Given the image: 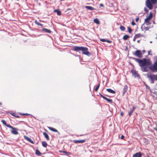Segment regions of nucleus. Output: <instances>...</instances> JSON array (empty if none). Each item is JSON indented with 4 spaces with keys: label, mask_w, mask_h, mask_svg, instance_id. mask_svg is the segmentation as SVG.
I'll list each match as a JSON object with an SVG mask.
<instances>
[{
    "label": "nucleus",
    "mask_w": 157,
    "mask_h": 157,
    "mask_svg": "<svg viewBox=\"0 0 157 157\" xmlns=\"http://www.w3.org/2000/svg\"><path fill=\"white\" fill-rule=\"evenodd\" d=\"M133 59L138 63L139 65L141 68L142 71L146 72L148 70V66H150L151 63L149 59L145 58L142 59L136 58H133Z\"/></svg>",
    "instance_id": "nucleus-1"
},
{
    "label": "nucleus",
    "mask_w": 157,
    "mask_h": 157,
    "mask_svg": "<svg viewBox=\"0 0 157 157\" xmlns=\"http://www.w3.org/2000/svg\"><path fill=\"white\" fill-rule=\"evenodd\" d=\"M157 0H147L145 2L146 6L150 10H152L153 6L156 4Z\"/></svg>",
    "instance_id": "nucleus-2"
},
{
    "label": "nucleus",
    "mask_w": 157,
    "mask_h": 157,
    "mask_svg": "<svg viewBox=\"0 0 157 157\" xmlns=\"http://www.w3.org/2000/svg\"><path fill=\"white\" fill-rule=\"evenodd\" d=\"M152 16V13L150 12L149 16L145 19L144 23L146 25H149L151 24V23L150 22V21L151 19Z\"/></svg>",
    "instance_id": "nucleus-3"
},
{
    "label": "nucleus",
    "mask_w": 157,
    "mask_h": 157,
    "mask_svg": "<svg viewBox=\"0 0 157 157\" xmlns=\"http://www.w3.org/2000/svg\"><path fill=\"white\" fill-rule=\"evenodd\" d=\"M88 49L87 48L82 47L81 51H82V54L87 56H89L90 55V53L88 52Z\"/></svg>",
    "instance_id": "nucleus-4"
},
{
    "label": "nucleus",
    "mask_w": 157,
    "mask_h": 157,
    "mask_svg": "<svg viewBox=\"0 0 157 157\" xmlns=\"http://www.w3.org/2000/svg\"><path fill=\"white\" fill-rule=\"evenodd\" d=\"M133 54L140 58L142 57L143 56V54L141 51L139 50H137L135 52H133Z\"/></svg>",
    "instance_id": "nucleus-5"
},
{
    "label": "nucleus",
    "mask_w": 157,
    "mask_h": 157,
    "mask_svg": "<svg viewBox=\"0 0 157 157\" xmlns=\"http://www.w3.org/2000/svg\"><path fill=\"white\" fill-rule=\"evenodd\" d=\"M149 68L153 71H157V62H155Z\"/></svg>",
    "instance_id": "nucleus-6"
},
{
    "label": "nucleus",
    "mask_w": 157,
    "mask_h": 157,
    "mask_svg": "<svg viewBox=\"0 0 157 157\" xmlns=\"http://www.w3.org/2000/svg\"><path fill=\"white\" fill-rule=\"evenodd\" d=\"M9 128L12 129L11 131L12 133L14 135H17L18 134V133L17 131L18 130L17 128H14L12 126L11 128Z\"/></svg>",
    "instance_id": "nucleus-7"
},
{
    "label": "nucleus",
    "mask_w": 157,
    "mask_h": 157,
    "mask_svg": "<svg viewBox=\"0 0 157 157\" xmlns=\"http://www.w3.org/2000/svg\"><path fill=\"white\" fill-rule=\"evenodd\" d=\"M82 47V46H74L73 48V50L76 52H79L81 51Z\"/></svg>",
    "instance_id": "nucleus-8"
},
{
    "label": "nucleus",
    "mask_w": 157,
    "mask_h": 157,
    "mask_svg": "<svg viewBox=\"0 0 157 157\" xmlns=\"http://www.w3.org/2000/svg\"><path fill=\"white\" fill-rule=\"evenodd\" d=\"M147 77L150 79L151 80H152L154 79L156 80V76L154 75H152L150 73H148L147 75Z\"/></svg>",
    "instance_id": "nucleus-9"
},
{
    "label": "nucleus",
    "mask_w": 157,
    "mask_h": 157,
    "mask_svg": "<svg viewBox=\"0 0 157 157\" xmlns=\"http://www.w3.org/2000/svg\"><path fill=\"white\" fill-rule=\"evenodd\" d=\"M142 155V153L141 152H138L133 154L132 157H141Z\"/></svg>",
    "instance_id": "nucleus-10"
},
{
    "label": "nucleus",
    "mask_w": 157,
    "mask_h": 157,
    "mask_svg": "<svg viewBox=\"0 0 157 157\" xmlns=\"http://www.w3.org/2000/svg\"><path fill=\"white\" fill-rule=\"evenodd\" d=\"M131 71L132 75L135 77H138L139 76L138 74L136 71L132 69Z\"/></svg>",
    "instance_id": "nucleus-11"
},
{
    "label": "nucleus",
    "mask_w": 157,
    "mask_h": 157,
    "mask_svg": "<svg viewBox=\"0 0 157 157\" xmlns=\"http://www.w3.org/2000/svg\"><path fill=\"white\" fill-rule=\"evenodd\" d=\"M128 89V86L127 85H125L124 86L123 90V95H124L127 91Z\"/></svg>",
    "instance_id": "nucleus-12"
},
{
    "label": "nucleus",
    "mask_w": 157,
    "mask_h": 157,
    "mask_svg": "<svg viewBox=\"0 0 157 157\" xmlns=\"http://www.w3.org/2000/svg\"><path fill=\"white\" fill-rule=\"evenodd\" d=\"M136 108V107L135 106H133L132 108L130 109V111L128 113V115L129 117H130L132 114V113L134 111L135 109Z\"/></svg>",
    "instance_id": "nucleus-13"
},
{
    "label": "nucleus",
    "mask_w": 157,
    "mask_h": 157,
    "mask_svg": "<svg viewBox=\"0 0 157 157\" xmlns=\"http://www.w3.org/2000/svg\"><path fill=\"white\" fill-rule=\"evenodd\" d=\"M86 141V140H75L73 141V142L75 143H83L85 142Z\"/></svg>",
    "instance_id": "nucleus-14"
},
{
    "label": "nucleus",
    "mask_w": 157,
    "mask_h": 157,
    "mask_svg": "<svg viewBox=\"0 0 157 157\" xmlns=\"http://www.w3.org/2000/svg\"><path fill=\"white\" fill-rule=\"evenodd\" d=\"M2 123L8 128H11L12 126L9 124H7L6 122L4 120H2L1 121Z\"/></svg>",
    "instance_id": "nucleus-15"
},
{
    "label": "nucleus",
    "mask_w": 157,
    "mask_h": 157,
    "mask_svg": "<svg viewBox=\"0 0 157 157\" xmlns=\"http://www.w3.org/2000/svg\"><path fill=\"white\" fill-rule=\"evenodd\" d=\"M24 137L25 139H26L29 142H30L32 144H34L33 141L29 137L26 136H24Z\"/></svg>",
    "instance_id": "nucleus-16"
},
{
    "label": "nucleus",
    "mask_w": 157,
    "mask_h": 157,
    "mask_svg": "<svg viewBox=\"0 0 157 157\" xmlns=\"http://www.w3.org/2000/svg\"><path fill=\"white\" fill-rule=\"evenodd\" d=\"M43 134L46 140H49L50 139L48 135L45 132H43Z\"/></svg>",
    "instance_id": "nucleus-17"
},
{
    "label": "nucleus",
    "mask_w": 157,
    "mask_h": 157,
    "mask_svg": "<svg viewBox=\"0 0 157 157\" xmlns=\"http://www.w3.org/2000/svg\"><path fill=\"white\" fill-rule=\"evenodd\" d=\"M42 31L44 32L48 33H51L52 32L50 30L45 28L43 29H42Z\"/></svg>",
    "instance_id": "nucleus-18"
},
{
    "label": "nucleus",
    "mask_w": 157,
    "mask_h": 157,
    "mask_svg": "<svg viewBox=\"0 0 157 157\" xmlns=\"http://www.w3.org/2000/svg\"><path fill=\"white\" fill-rule=\"evenodd\" d=\"M100 40L103 42H106L108 43H111L112 42L111 41L109 40H107L105 39H100Z\"/></svg>",
    "instance_id": "nucleus-19"
},
{
    "label": "nucleus",
    "mask_w": 157,
    "mask_h": 157,
    "mask_svg": "<svg viewBox=\"0 0 157 157\" xmlns=\"http://www.w3.org/2000/svg\"><path fill=\"white\" fill-rule=\"evenodd\" d=\"M85 7L87 9L91 10H95V9L94 8L91 6H85Z\"/></svg>",
    "instance_id": "nucleus-20"
},
{
    "label": "nucleus",
    "mask_w": 157,
    "mask_h": 157,
    "mask_svg": "<svg viewBox=\"0 0 157 157\" xmlns=\"http://www.w3.org/2000/svg\"><path fill=\"white\" fill-rule=\"evenodd\" d=\"M48 128H49V129L52 131H53L54 132H59L58 130H57L55 128H52V127H48Z\"/></svg>",
    "instance_id": "nucleus-21"
},
{
    "label": "nucleus",
    "mask_w": 157,
    "mask_h": 157,
    "mask_svg": "<svg viewBox=\"0 0 157 157\" xmlns=\"http://www.w3.org/2000/svg\"><path fill=\"white\" fill-rule=\"evenodd\" d=\"M54 12H56L57 15L60 16L61 15L60 11L59 9L55 10H54Z\"/></svg>",
    "instance_id": "nucleus-22"
},
{
    "label": "nucleus",
    "mask_w": 157,
    "mask_h": 157,
    "mask_svg": "<svg viewBox=\"0 0 157 157\" xmlns=\"http://www.w3.org/2000/svg\"><path fill=\"white\" fill-rule=\"evenodd\" d=\"M106 90L110 93L114 94L115 93V92L114 90L110 89H107Z\"/></svg>",
    "instance_id": "nucleus-23"
},
{
    "label": "nucleus",
    "mask_w": 157,
    "mask_h": 157,
    "mask_svg": "<svg viewBox=\"0 0 157 157\" xmlns=\"http://www.w3.org/2000/svg\"><path fill=\"white\" fill-rule=\"evenodd\" d=\"M10 114L13 116L15 117L16 118H20V117L18 115H17L16 113H10Z\"/></svg>",
    "instance_id": "nucleus-24"
},
{
    "label": "nucleus",
    "mask_w": 157,
    "mask_h": 157,
    "mask_svg": "<svg viewBox=\"0 0 157 157\" xmlns=\"http://www.w3.org/2000/svg\"><path fill=\"white\" fill-rule=\"evenodd\" d=\"M42 146L44 147H46L48 146V144L45 141H42Z\"/></svg>",
    "instance_id": "nucleus-25"
},
{
    "label": "nucleus",
    "mask_w": 157,
    "mask_h": 157,
    "mask_svg": "<svg viewBox=\"0 0 157 157\" xmlns=\"http://www.w3.org/2000/svg\"><path fill=\"white\" fill-rule=\"evenodd\" d=\"M135 36L136 38H137L140 37H141L143 36V35H141L140 33L136 34Z\"/></svg>",
    "instance_id": "nucleus-26"
},
{
    "label": "nucleus",
    "mask_w": 157,
    "mask_h": 157,
    "mask_svg": "<svg viewBox=\"0 0 157 157\" xmlns=\"http://www.w3.org/2000/svg\"><path fill=\"white\" fill-rule=\"evenodd\" d=\"M129 37V36L128 35H126L123 36V38L124 40H127Z\"/></svg>",
    "instance_id": "nucleus-27"
},
{
    "label": "nucleus",
    "mask_w": 157,
    "mask_h": 157,
    "mask_svg": "<svg viewBox=\"0 0 157 157\" xmlns=\"http://www.w3.org/2000/svg\"><path fill=\"white\" fill-rule=\"evenodd\" d=\"M100 86V83H99L96 86L95 89V90L96 92L98 91V90L99 87Z\"/></svg>",
    "instance_id": "nucleus-28"
},
{
    "label": "nucleus",
    "mask_w": 157,
    "mask_h": 157,
    "mask_svg": "<svg viewBox=\"0 0 157 157\" xmlns=\"http://www.w3.org/2000/svg\"><path fill=\"white\" fill-rule=\"evenodd\" d=\"M36 154L37 155H40L41 154V153L38 150H36L35 152Z\"/></svg>",
    "instance_id": "nucleus-29"
},
{
    "label": "nucleus",
    "mask_w": 157,
    "mask_h": 157,
    "mask_svg": "<svg viewBox=\"0 0 157 157\" xmlns=\"http://www.w3.org/2000/svg\"><path fill=\"white\" fill-rule=\"evenodd\" d=\"M35 23L38 26H42L43 25L40 23L39 22L37 21L36 20L35 21Z\"/></svg>",
    "instance_id": "nucleus-30"
},
{
    "label": "nucleus",
    "mask_w": 157,
    "mask_h": 157,
    "mask_svg": "<svg viewBox=\"0 0 157 157\" xmlns=\"http://www.w3.org/2000/svg\"><path fill=\"white\" fill-rule=\"evenodd\" d=\"M94 22L97 24H98L99 23V20L97 18H95L94 19Z\"/></svg>",
    "instance_id": "nucleus-31"
},
{
    "label": "nucleus",
    "mask_w": 157,
    "mask_h": 157,
    "mask_svg": "<svg viewBox=\"0 0 157 157\" xmlns=\"http://www.w3.org/2000/svg\"><path fill=\"white\" fill-rule=\"evenodd\" d=\"M120 29L122 31H124L125 30V28L123 26L121 25L120 27Z\"/></svg>",
    "instance_id": "nucleus-32"
},
{
    "label": "nucleus",
    "mask_w": 157,
    "mask_h": 157,
    "mask_svg": "<svg viewBox=\"0 0 157 157\" xmlns=\"http://www.w3.org/2000/svg\"><path fill=\"white\" fill-rule=\"evenodd\" d=\"M105 100H106L108 102L111 103L112 102V100L111 99H109L107 98L106 97L105 98Z\"/></svg>",
    "instance_id": "nucleus-33"
},
{
    "label": "nucleus",
    "mask_w": 157,
    "mask_h": 157,
    "mask_svg": "<svg viewBox=\"0 0 157 157\" xmlns=\"http://www.w3.org/2000/svg\"><path fill=\"white\" fill-rule=\"evenodd\" d=\"M128 32L130 33H131L132 32V30L131 29V28L130 27H128Z\"/></svg>",
    "instance_id": "nucleus-34"
},
{
    "label": "nucleus",
    "mask_w": 157,
    "mask_h": 157,
    "mask_svg": "<svg viewBox=\"0 0 157 157\" xmlns=\"http://www.w3.org/2000/svg\"><path fill=\"white\" fill-rule=\"evenodd\" d=\"M59 151L60 153L63 152V153H65V154H66L67 155H68V153L65 151Z\"/></svg>",
    "instance_id": "nucleus-35"
},
{
    "label": "nucleus",
    "mask_w": 157,
    "mask_h": 157,
    "mask_svg": "<svg viewBox=\"0 0 157 157\" xmlns=\"http://www.w3.org/2000/svg\"><path fill=\"white\" fill-rule=\"evenodd\" d=\"M92 133L93 134V136H97L99 135V133H98L96 132V133H95V132H93Z\"/></svg>",
    "instance_id": "nucleus-36"
},
{
    "label": "nucleus",
    "mask_w": 157,
    "mask_h": 157,
    "mask_svg": "<svg viewBox=\"0 0 157 157\" xmlns=\"http://www.w3.org/2000/svg\"><path fill=\"white\" fill-rule=\"evenodd\" d=\"M149 29V28L148 27H145L144 28V29L145 30V31H147V30H148Z\"/></svg>",
    "instance_id": "nucleus-37"
},
{
    "label": "nucleus",
    "mask_w": 157,
    "mask_h": 157,
    "mask_svg": "<svg viewBox=\"0 0 157 157\" xmlns=\"http://www.w3.org/2000/svg\"><path fill=\"white\" fill-rule=\"evenodd\" d=\"M132 25L134 26L136 24L135 23L134 21L133 20H132V23H131Z\"/></svg>",
    "instance_id": "nucleus-38"
},
{
    "label": "nucleus",
    "mask_w": 157,
    "mask_h": 157,
    "mask_svg": "<svg viewBox=\"0 0 157 157\" xmlns=\"http://www.w3.org/2000/svg\"><path fill=\"white\" fill-rule=\"evenodd\" d=\"M144 10L145 12H148V10L146 8H144Z\"/></svg>",
    "instance_id": "nucleus-39"
},
{
    "label": "nucleus",
    "mask_w": 157,
    "mask_h": 157,
    "mask_svg": "<svg viewBox=\"0 0 157 157\" xmlns=\"http://www.w3.org/2000/svg\"><path fill=\"white\" fill-rule=\"evenodd\" d=\"M102 98L104 99H105V98H106V97H105V96H104L103 95H102L101 94H100Z\"/></svg>",
    "instance_id": "nucleus-40"
},
{
    "label": "nucleus",
    "mask_w": 157,
    "mask_h": 157,
    "mask_svg": "<svg viewBox=\"0 0 157 157\" xmlns=\"http://www.w3.org/2000/svg\"><path fill=\"white\" fill-rule=\"evenodd\" d=\"M139 20V17H136V22H137Z\"/></svg>",
    "instance_id": "nucleus-41"
},
{
    "label": "nucleus",
    "mask_w": 157,
    "mask_h": 157,
    "mask_svg": "<svg viewBox=\"0 0 157 157\" xmlns=\"http://www.w3.org/2000/svg\"><path fill=\"white\" fill-rule=\"evenodd\" d=\"M124 115V113L123 112H122L121 113L120 115L122 117Z\"/></svg>",
    "instance_id": "nucleus-42"
},
{
    "label": "nucleus",
    "mask_w": 157,
    "mask_h": 157,
    "mask_svg": "<svg viewBox=\"0 0 157 157\" xmlns=\"http://www.w3.org/2000/svg\"><path fill=\"white\" fill-rule=\"evenodd\" d=\"M124 136L123 135H121V139H123L124 138Z\"/></svg>",
    "instance_id": "nucleus-43"
},
{
    "label": "nucleus",
    "mask_w": 157,
    "mask_h": 157,
    "mask_svg": "<svg viewBox=\"0 0 157 157\" xmlns=\"http://www.w3.org/2000/svg\"><path fill=\"white\" fill-rule=\"evenodd\" d=\"M99 5L100 7H104V5L102 4H100Z\"/></svg>",
    "instance_id": "nucleus-44"
},
{
    "label": "nucleus",
    "mask_w": 157,
    "mask_h": 157,
    "mask_svg": "<svg viewBox=\"0 0 157 157\" xmlns=\"http://www.w3.org/2000/svg\"><path fill=\"white\" fill-rule=\"evenodd\" d=\"M19 114L20 115H22L23 116H25V113H19Z\"/></svg>",
    "instance_id": "nucleus-45"
},
{
    "label": "nucleus",
    "mask_w": 157,
    "mask_h": 157,
    "mask_svg": "<svg viewBox=\"0 0 157 157\" xmlns=\"http://www.w3.org/2000/svg\"><path fill=\"white\" fill-rule=\"evenodd\" d=\"M137 38H136V37L135 36L134 37V38H133V41H135V40H136V39Z\"/></svg>",
    "instance_id": "nucleus-46"
},
{
    "label": "nucleus",
    "mask_w": 157,
    "mask_h": 157,
    "mask_svg": "<svg viewBox=\"0 0 157 157\" xmlns=\"http://www.w3.org/2000/svg\"><path fill=\"white\" fill-rule=\"evenodd\" d=\"M153 129L155 131H157V128H154Z\"/></svg>",
    "instance_id": "nucleus-47"
},
{
    "label": "nucleus",
    "mask_w": 157,
    "mask_h": 157,
    "mask_svg": "<svg viewBox=\"0 0 157 157\" xmlns=\"http://www.w3.org/2000/svg\"><path fill=\"white\" fill-rule=\"evenodd\" d=\"M71 10V9H70V8H67V11H68V10Z\"/></svg>",
    "instance_id": "nucleus-48"
},
{
    "label": "nucleus",
    "mask_w": 157,
    "mask_h": 157,
    "mask_svg": "<svg viewBox=\"0 0 157 157\" xmlns=\"http://www.w3.org/2000/svg\"><path fill=\"white\" fill-rule=\"evenodd\" d=\"M25 115H26V116H29V114H28V113H25Z\"/></svg>",
    "instance_id": "nucleus-49"
},
{
    "label": "nucleus",
    "mask_w": 157,
    "mask_h": 157,
    "mask_svg": "<svg viewBox=\"0 0 157 157\" xmlns=\"http://www.w3.org/2000/svg\"><path fill=\"white\" fill-rule=\"evenodd\" d=\"M150 157L149 155H148L147 154V157Z\"/></svg>",
    "instance_id": "nucleus-50"
},
{
    "label": "nucleus",
    "mask_w": 157,
    "mask_h": 157,
    "mask_svg": "<svg viewBox=\"0 0 157 157\" xmlns=\"http://www.w3.org/2000/svg\"><path fill=\"white\" fill-rule=\"evenodd\" d=\"M140 41L139 40H138L137 41V42H138V43H139V42H140Z\"/></svg>",
    "instance_id": "nucleus-51"
},
{
    "label": "nucleus",
    "mask_w": 157,
    "mask_h": 157,
    "mask_svg": "<svg viewBox=\"0 0 157 157\" xmlns=\"http://www.w3.org/2000/svg\"><path fill=\"white\" fill-rule=\"evenodd\" d=\"M156 80H157V75L156 76Z\"/></svg>",
    "instance_id": "nucleus-52"
},
{
    "label": "nucleus",
    "mask_w": 157,
    "mask_h": 157,
    "mask_svg": "<svg viewBox=\"0 0 157 157\" xmlns=\"http://www.w3.org/2000/svg\"><path fill=\"white\" fill-rule=\"evenodd\" d=\"M2 103L1 102H0V105H2Z\"/></svg>",
    "instance_id": "nucleus-53"
},
{
    "label": "nucleus",
    "mask_w": 157,
    "mask_h": 157,
    "mask_svg": "<svg viewBox=\"0 0 157 157\" xmlns=\"http://www.w3.org/2000/svg\"><path fill=\"white\" fill-rule=\"evenodd\" d=\"M143 52H145V51L144 50H143Z\"/></svg>",
    "instance_id": "nucleus-54"
}]
</instances>
